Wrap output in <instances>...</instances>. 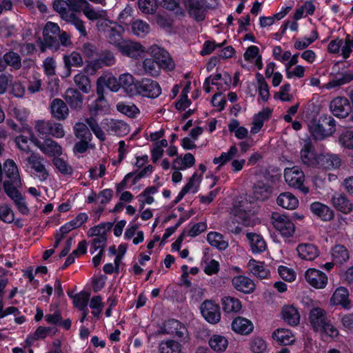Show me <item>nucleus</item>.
<instances>
[{
  "mask_svg": "<svg viewBox=\"0 0 353 353\" xmlns=\"http://www.w3.org/2000/svg\"><path fill=\"white\" fill-rule=\"evenodd\" d=\"M318 119L323 126L327 127V130L332 131V135L336 131V121L331 115L323 114Z\"/></svg>",
  "mask_w": 353,
  "mask_h": 353,
  "instance_id": "62",
  "label": "nucleus"
},
{
  "mask_svg": "<svg viewBox=\"0 0 353 353\" xmlns=\"http://www.w3.org/2000/svg\"><path fill=\"white\" fill-rule=\"evenodd\" d=\"M311 212L322 221H330L334 217L333 211L326 205L315 201L310 205Z\"/></svg>",
  "mask_w": 353,
  "mask_h": 353,
  "instance_id": "22",
  "label": "nucleus"
},
{
  "mask_svg": "<svg viewBox=\"0 0 353 353\" xmlns=\"http://www.w3.org/2000/svg\"><path fill=\"white\" fill-rule=\"evenodd\" d=\"M255 76L258 83L259 97L261 98L263 101L266 102L268 101L270 97L268 84L266 82L263 76L261 73L256 72Z\"/></svg>",
  "mask_w": 353,
  "mask_h": 353,
  "instance_id": "40",
  "label": "nucleus"
},
{
  "mask_svg": "<svg viewBox=\"0 0 353 353\" xmlns=\"http://www.w3.org/2000/svg\"><path fill=\"white\" fill-rule=\"evenodd\" d=\"M120 48L124 54L131 58H137L143 51V46L139 43H126Z\"/></svg>",
  "mask_w": 353,
  "mask_h": 353,
  "instance_id": "43",
  "label": "nucleus"
},
{
  "mask_svg": "<svg viewBox=\"0 0 353 353\" xmlns=\"http://www.w3.org/2000/svg\"><path fill=\"white\" fill-rule=\"evenodd\" d=\"M340 143L345 148L353 149V131L347 130L339 138Z\"/></svg>",
  "mask_w": 353,
  "mask_h": 353,
  "instance_id": "64",
  "label": "nucleus"
},
{
  "mask_svg": "<svg viewBox=\"0 0 353 353\" xmlns=\"http://www.w3.org/2000/svg\"><path fill=\"white\" fill-rule=\"evenodd\" d=\"M272 192V186L263 181H258L253 186V193L256 200L263 201L268 199Z\"/></svg>",
  "mask_w": 353,
  "mask_h": 353,
  "instance_id": "27",
  "label": "nucleus"
},
{
  "mask_svg": "<svg viewBox=\"0 0 353 353\" xmlns=\"http://www.w3.org/2000/svg\"><path fill=\"white\" fill-rule=\"evenodd\" d=\"M131 28L134 34L139 36L148 33L150 30V26L145 21L138 19L132 23Z\"/></svg>",
  "mask_w": 353,
  "mask_h": 353,
  "instance_id": "56",
  "label": "nucleus"
},
{
  "mask_svg": "<svg viewBox=\"0 0 353 353\" xmlns=\"http://www.w3.org/2000/svg\"><path fill=\"white\" fill-rule=\"evenodd\" d=\"M115 63V57L114 54L109 51H102L99 57L95 61L94 63V68H99L102 66H111Z\"/></svg>",
  "mask_w": 353,
  "mask_h": 353,
  "instance_id": "42",
  "label": "nucleus"
},
{
  "mask_svg": "<svg viewBox=\"0 0 353 353\" xmlns=\"http://www.w3.org/2000/svg\"><path fill=\"white\" fill-rule=\"evenodd\" d=\"M118 83L119 88L122 86L129 94L134 96L136 89H134V86L137 85V80L132 74L126 73L120 75Z\"/></svg>",
  "mask_w": 353,
  "mask_h": 353,
  "instance_id": "36",
  "label": "nucleus"
},
{
  "mask_svg": "<svg viewBox=\"0 0 353 353\" xmlns=\"http://www.w3.org/2000/svg\"><path fill=\"white\" fill-rule=\"evenodd\" d=\"M35 129L38 132V135L44 139V137L50 135V132L52 130L51 121H37L35 125Z\"/></svg>",
  "mask_w": 353,
  "mask_h": 353,
  "instance_id": "57",
  "label": "nucleus"
},
{
  "mask_svg": "<svg viewBox=\"0 0 353 353\" xmlns=\"http://www.w3.org/2000/svg\"><path fill=\"white\" fill-rule=\"evenodd\" d=\"M52 7L54 10L59 14L63 20H65L70 14L67 10L65 2L63 0H54Z\"/></svg>",
  "mask_w": 353,
  "mask_h": 353,
  "instance_id": "61",
  "label": "nucleus"
},
{
  "mask_svg": "<svg viewBox=\"0 0 353 353\" xmlns=\"http://www.w3.org/2000/svg\"><path fill=\"white\" fill-rule=\"evenodd\" d=\"M43 157L39 154H33L28 158V163L32 169L41 174L42 180H46L48 177L49 173L43 163Z\"/></svg>",
  "mask_w": 353,
  "mask_h": 353,
  "instance_id": "31",
  "label": "nucleus"
},
{
  "mask_svg": "<svg viewBox=\"0 0 353 353\" xmlns=\"http://www.w3.org/2000/svg\"><path fill=\"white\" fill-rule=\"evenodd\" d=\"M353 81V72H345L339 74V77H336L333 79L330 84L331 87H339Z\"/></svg>",
  "mask_w": 353,
  "mask_h": 353,
  "instance_id": "53",
  "label": "nucleus"
},
{
  "mask_svg": "<svg viewBox=\"0 0 353 353\" xmlns=\"http://www.w3.org/2000/svg\"><path fill=\"white\" fill-rule=\"evenodd\" d=\"M300 154L301 161L304 165L312 168L318 167L319 154L316 153L311 142L305 143L304 146L301 150Z\"/></svg>",
  "mask_w": 353,
  "mask_h": 353,
  "instance_id": "12",
  "label": "nucleus"
},
{
  "mask_svg": "<svg viewBox=\"0 0 353 353\" xmlns=\"http://www.w3.org/2000/svg\"><path fill=\"white\" fill-rule=\"evenodd\" d=\"M109 128L119 136L125 134L129 131V125L121 120H112L109 124Z\"/></svg>",
  "mask_w": 353,
  "mask_h": 353,
  "instance_id": "54",
  "label": "nucleus"
},
{
  "mask_svg": "<svg viewBox=\"0 0 353 353\" xmlns=\"http://www.w3.org/2000/svg\"><path fill=\"white\" fill-rule=\"evenodd\" d=\"M291 88V85L289 83H284L281 88L279 92L274 94V98L275 99H279L281 101H290L292 97L288 94Z\"/></svg>",
  "mask_w": 353,
  "mask_h": 353,
  "instance_id": "63",
  "label": "nucleus"
},
{
  "mask_svg": "<svg viewBox=\"0 0 353 353\" xmlns=\"http://www.w3.org/2000/svg\"><path fill=\"white\" fill-rule=\"evenodd\" d=\"M233 287L239 292L251 294L255 290V284L251 279L243 275L235 276L232 279Z\"/></svg>",
  "mask_w": 353,
  "mask_h": 353,
  "instance_id": "17",
  "label": "nucleus"
},
{
  "mask_svg": "<svg viewBox=\"0 0 353 353\" xmlns=\"http://www.w3.org/2000/svg\"><path fill=\"white\" fill-rule=\"evenodd\" d=\"M210 347L216 352H224L228 346L227 338L220 334H213L208 341Z\"/></svg>",
  "mask_w": 353,
  "mask_h": 353,
  "instance_id": "34",
  "label": "nucleus"
},
{
  "mask_svg": "<svg viewBox=\"0 0 353 353\" xmlns=\"http://www.w3.org/2000/svg\"><path fill=\"white\" fill-rule=\"evenodd\" d=\"M349 296L348 290L345 287L340 286L332 294L330 302L332 305H340L345 310H350L352 305Z\"/></svg>",
  "mask_w": 353,
  "mask_h": 353,
  "instance_id": "13",
  "label": "nucleus"
},
{
  "mask_svg": "<svg viewBox=\"0 0 353 353\" xmlns=\"http://www.w3.org/2000/svg\"><path fill=\"white\" fill-rule=\"evenodd\" d=\"M74 133L75 137L79 139H88V141H91L92 139V133L87 125L83 123L79 122L74 125Z\"/></svg>",
  "mask_w": 353,
  "mask_h": 353,
  "instance_id": "47",
  "label": "nucleus"
},
{
  "mask_svg": "<svg viewBox=\"0 0 353 353\" xmlns=\"http://www.w3.org/2000/svg\"><path fill=\"white\" fill-rule=\"evenodd\" d=\"M43 42L42 43L41 50L43 51V48H47L52 51L57 52L60 48V43L59 39L53 35L48 34H43Z\"/></svg>",
  "mask_w": 353,
  "mask_h": 353,
  "instance_id": "50",
  "label": "nucleus"
},
{
  "mask_svg": "<svg viewBox=\"0 0 353 353\" xmlns=\"http://www.w3.org/2000/svg\"><path fill=\"white\" fill-rule=\"evenodd\" d=\"M308 127L311 136L316 141H322L332 136V131L327 130V127L323 126L318 119H312Z\"/></svg>",
  "mask_w": 353,
  "mask_h": 353,
  "instance_id": "15",
  "label": "nucleus"
},
{
  "mask_svg": "<svg viewBox=\"0 0 353 353\" xmlns=\"http://www.w3.org/2000/svg\"><path fill=\"white\" fill-rule=\"evenodd\" d=\"M134 95H140L150 99H156L161 93L159 83L151 79L143 78L137 80V85L134 86Z\"/></svg>",
  "mask_w": 353,
  "mask_h": 353,
  "instance_id": "1",
  "label": "nucleus"
},
{
  "mask_svg": "<svg viewBox=\"0 0 353 353\" xmlns=\"http://www.w3.org/2000/svg\"><path fill=\"white\" fill-rule=\"evenodd\" d=\"M309 319L311 325L316 331L323 327L325 324L327 322L325 311L321 307H314L312 309L310 312Z\"/></svg>",
  "mask_w": 353,
  "mask_h": 353,
  "instance_id": "20",
  "label": "nucleus"
},
{
  "mask_svg": "<svg viewBox=\"0 0 353 353\" xmlns=\"http://www.w3.org/2000/svg\"><path fill=\"white\" fill-rule=\"evenodd\" d=\"M183 3V0H162V6L168 10H176L175 13L177 15L184 16L185 12L179 4Z\"/></svg>",
  "mask_w": 353,
  "mask_h": 353,
  "instance_id": "52",
  "label": "nucleus"
},
{
  "mask_svg": "<svg viewBox=\"0 0 353 353\" xmlns=\"http://www.w3.org/2000/svg\"><path fill=\"white\" fill-rule=\"evenodd\" d=\"M284 177L290 186L299 189L305 194L309 192L308 188L303 184L305 181L304 173L299 167L294 166L292 168H286Z\"/></svg>",
  "mask_w": 353,
  "mask_h": 353,
  "instance_id": "4",
  "label": "nucleus"
},
{
  "mask_svg": "<svg viewBox=\"0 0 353 353\" xmlns=\"http://www.w3.org/2000/svg\"><path fill=\"white\" fill-rule=\"evenodd\" d=\"M68 23L73 25L79 32L81 36H86L87 32L84 25V22L78 17L74 13H70V15L64 20Z\"/></svg>",
  "mask_w": 353,
  "mask_h": 353,
  "instance_id": "49",
  "label": "nucleus"
},
{
  "mask_svg": "<svg viewBox=\"0 0 353 353\" xmlns=\"http://www.w3.org/2000/svg\"><path fill=\"white\" fill-rule=\"evenodd\" d=\"M159 353H181V345L172 339L162 341L159 347Z\"/></svg>",
  "mask_w": 353,
  "mask_h": 353,
  "instance_id": "39",
  "label": "nucleus"
},
{
  "mask_svg": "<svg viewBox=\"0 0 353 353\" xmlns=\"http://www.w3.org/2000/svg\"><path fill=\"white\" fill-rule=\"evenodd\" d=\"M235 218L241 225L249 227L254 225L253 214L252 210H245L241 208L236 210Z\"/></svg>",
  "mask_w": 353,
  "mask_h": 353,
  "instance_id": "41",
  "label": "nucleus"
},
{
  "mask_svg": "<svg viewBox=\"0 0 353 353\" xmlns=\"http://www.w3.org/2000/svg\"><path fill=\"white\" fill-rule=\"evenodd\" d=\"M330 110L332 114L337 118H345L351 112L352 107L349 100L344 97H338L333 99L330 103Z\"/></svg>",
  "mask_w": 353,
  "mask_h": 353,
  "instance_id": "9",
  "label": "nucleus"
},
{
  "mask_svg": "<svg viewBox=\"0 0 353 353\" xmlns=\"http://www.w3.org/2000/svg\"><path fill=\"white\" fill-rule=\"evenodd\" d=\"M63 62L67 70L65 76L68 77L71 73V68L81 67L83 65V59L80 53L73 51L69 55H64Z\"/></svg>",
  "mask_w": 353,
  "mask_h": 353,
  "instance_id": "32",
  "label": "nucleus"
},
{
  "mask_svg": "<svg viewBox=\"0 0 353 353\" xmlns=\"http://www.w3.org/2000/svg\"><path fill=\"white\" fill-rule=\"evenodd\" d=\"M117 110L130 118L137 117L140 111L139 108L134 105H127L123 102H119L117 104Z\"/></svg>",
  "mask_w": 353,
  "mask_h": 353,
  "instance_id": "48",
  "label": "nucleus"
},
{
  "mask_svg": "<svg viewBox=\"0 0 353 353\" xmlns=\"http://www.w3.org/2000/svg\"><path fill=\"white\" fill-rule=\"evenodd\" d=\"M183 5L188 10L190 17L197 22L203 21L205 17L203 3L200 0H183Z\"/></svg>",
  "mask_w": 353,
  "mask_h": 353,
  "instance_id": "11",
  "label": "nucleus"
},
{
  "mask_svg": "<svg viewBox=\"0 0 353 353\" xmlns=\"http://www.w3.org/2000/svg\"><path fill=\"white\" fill-rule=\"evenodd\" d=\"M181 321L175 319H170L164 323V327H161L160 333L174 334L178 329Z\"/></svg>",
  "mask_w": 353,
  "mask_h": 353,
  "instance_id": "60",
  "label": "nucleus"
},
{
  "mask_svg": "<svg viewBox=\"0 0 353 353\" xmlns=\"http://www.w3.org/2000/svg\"><path fill=\"white\" fill-rule=\"evenodd\" d=\"M64 98L72 109H81L83 105V96L77 88L66 90Z\"/></svg>",
  "mask_w": 353,
  "mask_h": 353,
  "instance_id": "26",
  "label": "nucleus"
},
{
  "mask_svg": "<svg viewBox=\"0 0 353 353\" xmlns=\"http://www.w3.org/2000/svg\"><path fill=\"white\" fill-rule=\"evenodd\" d=\"M276 203L283 208L292 210L298 207L299 200L292 193L285 192L277 196Z\"/></svg>",
  "mask_w": 353,
  "mask_h": 353,
  "instance_id": "28",
  "label": "nucleus"
},
{
  "mask_svg": "<svg viewBox=\"0 0 353 353\" xmlns=\"http://www.w3.org/2000/svg\"><path fill=\"white\" fill-rule=\"evenodd\" d=\"M332 256L335 263L341 265L349 259L350 254L345 246L336 244L332 248Z\"/></svg>",
  "mask_w": 353,
  "mask_h": 353,
  "instance_id": "33",
  "label": "nucleus"
},
{
  "mask_svg": "<svg viewBox=\"0 0 353 353\" xmlns=\"http://www.w3.org/2000/svg\"><path fill=\"white\" fill-rule=\"evenodd\" d=\"M271 219L274 227L279 232L282 236L289 238L293 236L295 228L288 216L276 212H273Z\"/></svg>",
  "mask_w": 353,
  "mask_h": 353,
  "instance_id": "3",
  "label": "nucleus"
},
{
  "mask_svg": "<svg viewBox=\"0 0 353 353\" xmlns=\"http://www.w3.org/2000/svg\"><path fill=\"white\" fill-rule=\"evenodd\" d=\"M50 112L54 118L63 120L68 115V108L63 100L57 98L53 99L50 103Z\"/></svg>",
  "mask_w": 353,
  "mask_h": 353,
  "instance_id": "24",
  "label": "nucleus"
},
{
  "mask_svg": "<svg viewBox=\"0 0 353 353\" xmlns=\"http://www.w3.org/2000/svg\"><path fill=\"white\" fill-rule=\"evenodd\" d=\"M200 310L203 317L209 323L216 324L221 320V308L214 301H204L201 305Z\"/></svg>",
  "mask_w": 353,
  "mask_h": 353,
  "instance_id": "6",
  "label": "nucleus"
},
{
  "mask_svg": "<svg viewBox=\"0 0 353 353\" xmlns=\"http://www.w3.org/2000/svg\"><path fill=\"white\" fill-rule=\"evenodd\" d=\"M223 310L225 313H237L241 307V302L236 298L225 296L222 299Z\"/></svg>",
  "mask_w": 353,
  "mask_h": 353,
  "instance_id": "35",
  "label": "nucleus"
},
{
  "mask_svg": "<svg viewBox=\"0 0 353 353\" xmlns=\"http://www.w3.org/2000/svg\"><path fill=\"white\" fill-rule=\"evenodd\" d=\"M231 326L234 332L241 335H248L254 330L252 321L242 316L234 318Z\"/></svg>",
  "mask_w": 353,
  "mask_h": 353,
  "instance_id": "19",
  "label": "nucleus"
},
{
  "mask_svg": "<svg viewBox=\"0 0 353 353\" xmlns=\"http://www.w3.org/2000/svg\"><path fill=\"white\" fill-rule=\"evenodd\" d=\"M246 237L249 241L253 254H260L266 250V242L261 234L248 232Z\"/></svg>",
  "mask_w": 353,
  "mask_h": 353,
  "instance_id": "21",
  "label": "nucleus"
},
{
  "mask_svg": "<svg viewBox=\"0 0 353 353\" xmlns=\"http://www.w3.org/2000/svg\"><path fill=\"white\" fill-rule=\"evenodd\" d=\"M3 170L7 178L13 181L15 185H21V179L19 175L18 168L12 159H7L3 163Z\"/></svg>",
  "mask_w": 353,
  "mask_h": 353,
  "instance_id": "30",
  "label": "nucleus"
},
{
  "mask_svg": "<svg viewBox=\"0 0 353 353\" xmlns=\"http://www.w3.org/2000/svg\"><path fill=\"white\" fill-rule=\"evenodd\" d=\"M249 265L252 274L260 279H267L270 275V271L265 268L263 263L252 259L250 261Z\"/></svg>",
  "mask_w": 353,
  "mask_h": 353,
  "instance_id": "45",
  "label": "nucleus"
},
{
  "mask_svg": "<svg viewBox=\"0 0 353 353\" xmlns=\"http://www.w3.org/2000/svg\"><path fill=\"white\" fill-rule=\"evenodd\" d=\"M52 163L54 166L63 174L72 175L73 173L72 168L63 159L58 157L53 158Z\"/></svg>",
  "mask_w": 353,
  "mask_h": 353,
  "instance_id": "51",
  "label": "nucleus"
},
{
  "mask_svg": "<svg viewBox=\"0 0 353 353\" xmlns=\"http://www.w3.org/2000/svg\"><path fill=\"white\" fill-rule=\"evenodd\" d=\"M30 141L34 145L49 157H57L62 154V148L57 142L51 139H45L43 142L39 141L35 136L30 137Z\"/></svg>",
  "mask_w": 353,
  "mask_h": 353,
  "instance_id": "5",
  "label": "nucleus"
},
{
  "mask_svg": "<svg viewBox=\"0 0 353 353\" xmlns=\"http://www.w3.org/2000/svg\"><path fill=\"white\" fill-rule=\"evenodd\" d=\"M14 184L15 183L13 181L6 180L3 184L4 192L12 200L17 210L22 214H28L29 209L26 202V198Z\"/></svg>",
  "mask_w": 353,
  "mask_h": 353,
  "instance_id": "2",
  "label": "nucleus"
},
{
  "mask_svg": "<svg viewBox=\"0 0 353 353\" xmlns=\"http://www.w3.org/2000/svg\"><path fill=\"white\" fill-rule=\"evenodd\" d=\"M304 276L305 281L316 289H323L327 284V276L325 273L316 268L307 269Z\"/></svg>",
  "mask_w": 353,
  "mask_h": 353,
  "instance_id": "10",
  "label": "nucleus"
},
{
  "mask_svg": "<svg viewBox=\"0 0 353 353\" xmlns=\"http://www.w3.org/2000/svg\"><path fill=\"white\" fill-rule=\"evenodd\" d=\"M296 251L299 256L305 261H313L319 254L318 248L312 243L299 244Z\"/></svg>",
  "mask_w": 353,
  "mask_h": 353,
  "instance_id": "23",
  "label": "nucleus"
},
{
  "mask_svg": "<svg viewBox=\"0 0 353 353\" xmlns=\"http://www.w3.org/2000/svg\"><path fill=\"white\" fill-rule=\"evenodd\" d=\"M7 65L11 66L14 70H19L21 67V58L20 55L13 50H9L3 56Z\"/></svg>",
  "mask_w": 353,
  "mask_h": 353,
  "instance_id": "44",
  "label": "nucleus"
},
{
  "mask_svg": "<svg viewBox=\"0 0 353 353\" xmlns=\"http://www.w3.org/2000/svg\"><path fill=\"white\" fill-rule=\"evenodd\" d=\"M90 298V294L84 291H81L79 294L74 295L73 304L74 306L79 310L88 308L87 305Z\"/></svg>",
  "mask_w": 353,
  "mask_h": 353,
  "instance_id": "55",
  "label": "nucleus"
},
{
  "mask_svg": "<svg viewBox=\"0 0 353 353\" xmlns=\"http://www.w3.org/2000/svg\"><path fill=\"white\" fill-rule=\"evenodd\" d=\"M272 337L278 345L286 346L292 345L295 341V336L290 330L278 328L272 332Z\"/></svg>",
  "mask_w": 353,
  "mask_h": 353,
  "instance_id": "18",
  "label": "nucleus"
},
{
  "mask_svg": "<svg viewBox=\"0 0 353 353\" xmlns=\"http://www.w3.org/2000/svg\"><path fill=\"white\" fill-rule=\"evenodd\" d=\"M14 220V214L8 205L0 206V221L6 223H12Z\"/></svg>",
  "mask_w": 353,
  "mask_h": 353,
  "instance_id": "59",
  "label": "nucleus"
},
{
  "mask_svg": "<svg viewBox=\"0 0 353 353\" xmlns=\"http://www.w3.org/2000/svg\"><path fill=\"white\" fill-rule=\"evenodd\" d=\"M110 105L105 98H97L89 105L90 114L92 116L103 115L108 113Z\"/></svg>",
  "mask_w": 353,
  "mask_h": 353,
  "instance_id": "29",
  "label": "nucleus"
},
{
  "mask_svg": "<svg viewBox=\"0 0 353 353\" xmlns=\"http://www.w3.org/2000/svg\"><path fill=\"white\" fill-rule=\"evenodd\" d=\"M207 241L211 246L221 251L225 250L228 246V243L223 239V236L216 232H209L207 236Z\"/></svg>",
  "mask_w": 353,
  "mask_h": 353,
  "instance_id": "37",
  "label": "nucleus"
},
{
  "mask_svg": "<svg viewBox=\"0 0 353 353\" xmlns=\"http://www.w3.org/2000/svg\"><path fill=\"white\" fill-rule=\"evenodd\" d=\"M74 81L78 88L83 93L88 94L91 90L90 78L82 73L76 74L74 77Z\"/></svg>",
  "mask_w": 353,
  "mask_h": 353,
  "instance_id": "46",
  "label": "nucleus"
},
{
  "mask_svg": "<svg viewBox=\"0 0 353 353\" xmlns=\"http://www.w3.org/2000/svg\"><path fill=\"white\" fill-rule=\"evenodd\" d=\"M151 49L152 57L155 60L159 70L163 69L168 71L174 70L173 60L167 50L157 46H152Z\"/></svg>",
  "mask_w": 353,
  "mask_h": 353,
  "instance_id": "8",
  "label": "nucleus"
},
{
  "mask_svg": "<svg viewBox=\"0 0 353 353\" xmlns=\"http://www.w3.org/2000/svg\"><path fill=\"white\" fill-rule=\"evenodd\" d=\"M124 29L123 26L116 25L111 27L108 32L107 37L108 41L116 46H121V43L123 39L122 33Z\"/></svg>",
  "mask_w": 353,
  "mask_h": 353,
  "instance_id": "38",
  "label": "nucleus"
},
{
  "mask_svg": "<svg viewBox=\"0 0 353 353\" xmlns=\"http://www.w3.org/2000/svg\"><path fill=\"white\" fill-rule=\"evenodd\" d=\"M341 160L339 155L335 154H320L318 167L324 170H332L340 167Z\"/></svg>",
  "mask_w": 353,
  "mask_h": 353,
  "instance_id": "16",
  "label": "nucleus"
},
{
  "mask_svg": "<svg viewBox=\"0 0 353 353\" xmlns=\"http://www.w3.org/2000/svg\"><path fill=\"white\" fill-rule=\"evenodd\" d=\"M266 349V341L261 337H254L251 340L250 350L254 353H263Z\"/></svg>",
  "mask_w": 353,
  "mask_h": 353,
  "instance_id": "58",
  "label": "nucleus"
},
{
  "mask_svg": "<svg viewBox=\"0 0 353 353\" xmlns=\"http://www.w3.org/2000/svg\"><path fill=\"white\" fill-rule=\"evenodd\" d=\"M282 319L291 326L297 325L300 321V314L294 305H285L281 311Z\"/></svg>",
  "mask_w": 353,
  "mask_h": 353,
  "instance_id": "25",
  "label": "nucleus"
},
{
  "mask_svg": "<svg viewBox=\"0 0 353 353\" xmlns=\"http://www.w3.org/2000/svg\"><path fill=\"white\" fill-rule=\"evenodd\" d=\"M332 203L337 211L344 214H348L353 210V203L344 193H334Z\"/></svg>",
  "mask_w": 353,
  "mask_h": 353,
  "instance_id": "14",
  "label": "nucleus"
},
{
  "mask_svg": "<svg viewBox=\"0 0 353 353\" xmlns=\"http://www.w3.org/2000/svg\"><path fill=\"white\" fill-rule=\"evenodd\" d=\"M151 49L152 57L155 60L159 70L163 69L168 71L174 70L173 60L167 50L157 46H152Z\"/></svg>",
  "mask_w": 353,
  "mask_h": 353,
  "instance_id": "7",
  "label": "nucleus"
}]
</instances>
